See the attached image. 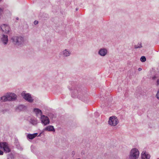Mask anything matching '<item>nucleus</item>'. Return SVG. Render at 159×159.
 <instances>
[{"label": "nucleus", "mask_w": 159, "mask_h": 159, "mask_svg": "<svg viewBox=\"0 0 159 159\" xmlns=\"http://www.w3.org/2000/svg\"><path fill=\"white\" fill-rule=\"evenodd\" d=\"M11 40L15 45L18 48L22 47L25 43L24 39L21 36H13L11 38Z\"/></svg>", "instance_id": "nucleus-1"}, {"label": "nucleus", "mask_w": 159, "mask_h": 159, "mask_svg": "<svg viewBox=\"0 0 159 159\" xmlns=\"http://www.w3.org/2000/svg\"><path fill=\"white\" fill-rule=\"evenodd\" d=\"M139 152L136 148H132L130 152L129 155V159H137L139 156Z\"/></svg>", "instance_id": "nucleus-2"}, {"label": "nucleus", "mask_w": 159, "mask_h": 159, "mask_svg": "<svg viewBox=\"0 0 159 159\" xmlns=\"http://www.w3.org/2000/svg\"><path fill=\"white\" fill-rule=\"evenodd\" d=\"M117 118L115 116H112L109 118L108 124L111 127L116 126L119 123Z\"/></svg>", "instance_id": "nucleus-3"}, {"label": "nucleus", "mask_w": 159, "mask_h": 159, "mask_svg": "<svg viewBox=\"0 0 159 159\" xmlns=\"http://www.w3.org/2000/svg\"><path fill=\"white\" fill-rule=\"evenodd\" d=\"M22 97L25 100L30 102H32L34 100L31 97V95L28 93H26L25 92H23L21 94Z\"/></svg>", "instance_id": "nucleus-4"}, {"label": "nucleus", "mask_w": 159, "mask_h": 159, "mask_svg": "<svg viewBox=\"0 0 159 159\" xmlns=\"http://www.w3.org/2000/svg\"><path fill=\"white\" fill-rule=\"evenodd\" d=\"M0 150L3 148L4 152L6 153L9 152L11 151L8 144L6 142H0Z\"/></svg>", "instance_id": "nucleus-5"}, {"label": "nucleus", "mask_w": 159, "mask_h": 159, "mask_svg": "<svg viewBox=\"0 0 159 159\" xmlns=\"http://www.w3.org/2000/svg\"><path fill=\"white\" fill-rule=\"evenodd\" d=\"M108 53V49L107 48H100L98 52V54L102 57H104L106 56L107 54Z\"/></svg>", "instance_id": "nucleus-6"}, {"label": "nucleus", "mask_w": 159, "mask_h": 159, "mask_svg": "<svg viewBox=\"0 0 159 159\" xmlns=\"http://www.w3.org/2000/svg\"><path fill=\"white\" fill-rule=\"evenodd\" d=\"M42 123L45 126L50 123V120L49 118L46 116L44 115L41 116L40 118Z\"/></svg>", "instance_id": "nucleus-7"}, {"label": "nucleus", "mask_w": 159, "mask_h": 159, "mask_svg": "<svg viewBox=\"0 0 159 159\" xmlns=\"http://www.w3.org/2000/svg\"><path fill=\"white\" fill-rule=\"evenodd\" d=\"M60 54L63 57H67L71 55V52L70 49H65L63 50L61 52H60Z\"/></svg>", "instance_id": "nucleus-8"}, {"label": "nucleus", "mask_w": 159, "mask_h": 159, "mask_svg": "<svg viewBox=\"0 0 159 159\" xmlns=\"http://www.w3.org/2000/svg\"><path fill=\"white\" fill-rule=\"evenodd\" d=\"M8 101H14L16 99L17 96L14 93H7Z\"/></svg>", "instance_id": "nucleus-9"}, {"label": "nucleus", "mask_w": 159, "mask_h": 159, "mask_svg": "<svg viewBox=\"0 0 159 159\" xmlns=\"http://www.w3.org/2000/svg\"><path fill=\"white\" fill-rule=\"evenodd\" d=\"M69 89L71 91L72 96L73 97H75V96H77L78 95H79V94L81 92L80 89L78 88H74L72 90L70 88Z\"/></svg>", "instance_id": "nucleus-10"}, {"label": "nucleus", "mask_w": 159, "mask_h": 159, "mask_svg": "<svg viewBox=\"0 0 159 159\" xmlns=\"http://www.w3.org/2000/svg\"><path fill=\"white\" fill-rule=\"evenodd\" d=\"M150 155L145 151H143L141 154V158L142 159H150Z\"/></svg>", "instance_id": "nucleus-11"}, {"label": "nucleus", "mask_w": 159, "mask_h": 159, "mask_svg": "<svg viewBox=\"0 0 159 159\" xmlns=\"http://www.w3.org/2000/svg\"><path fill=\"white\" fill-rule=\"evenodd\" d=\"M1 40L3 44L6 45L8 41L7 35L3 34L1 37Z\"/></svg>", "instance_id": "nucleus-12"}, {"label": "nucleus", "mask_w": 159, "mask_h": 159, "mask_svg": "<svg viewBox=\"0 0 159 159\" xmlns=\"http://www.w3.org/2000/svg\"><path fill=\"white\" fill-rule=\"evenodd\" d=\"M2 30L6 34H8L10 30L9 27L5 24L2 25Z\"/></svg>", "instance_id": "nucleus-13"}, {"label": "nucleus", "mask_w": 159, "mask_h": 159, "mask_svg": "<svg viewBox=\"0 0 159 159\" xmlns=\"http://www.w3.org/2000/svg\"><path fill=\"white\" fill-rule=\"evenodd\" d=\"M35 114L37 116L41 117L42 116V111L39 108H35L33 110Z\"/></svg>", "instance_id": "nucleus-14"}, {"label": "nucleus", "mask_w": 159, "mask_h": 159, "mask_svg": "<svg viewBox=\"0 0 159 159\" xmlns=\"http://www.w3.org/2000/svg\"><path fill=\"white\" fill-rule=\"evenodd\" d=\"M43 131L54 132L55 129L53 126L52 125H49L43 129Z\"/></svg>", "instance_id": "nucleus-15"}, {"label": "nucleus", "mask_w": 159, "mask_h": 159, "mask_svg": "<svg viewBox=\"0 0 159 159\" xmlns=\"http://www.w3.org/2000/svg\"><path fill=\"white\" fill-rule=\"evenodd\" d=\"M37 133H35L32 134H28L27 135V137L30 139H32L37 136Z\"/></svg>", "instance_id": "nucleus-16"}, {"label": "nucleus", "mask_w": 159, "mask_h": 159, "mask_svg": "<svg viewBox=\"0 0 159 159\" xmlns=\"http://www.w3.org/2000/svg\"><path fill=\"white\" fill-rule=\"evenodd\" d=\"M0 98L1 100L2 101L5 102L7 101H8L7 98V93L5 95H4L1 97Z\"/></svg>", "instance_id": "nucleus-17"}, {"label": "nucleus", "mask_w": 159, "mask_h": 159, "mask_svg": "<svg viewBox=\"0 0 159 159\" xmlns=\"http://www.w3.org/2000/svg\"><path fill=\"white\" fill-rule=\"evenodd\" d=\"M30 122L34 125H35L37 123V121L36 119H31L30 120Z\"/></svg>", "instance_id": "nucleus-18"}, {"label": "nucleus", "mask_w": 159, "mask_h": 159, "mask_svg": "<svg viewBox=\"0 0 159 159\" xmlns=\"http://www.w3.org/2000/svg\"><path fill=\"white\" fill-rule=\"evenodd\" d=\"M24 106L23 105H20L18 106L16 108V110L17 111H21L24 108Z\"/></svg>", "instance_id": "nucleus-19"}, {"label": "nucleus", "mask_w": 159, "mask_h": 159, "mask_svg": "<svg viewBox=\"0 0 159 159\" xmlns=\"http://www.w3.org/2000/svg\"><path fill=\"white\" fill-rule=\"evenodd\" d=\"M142 47V46L141 43H138L137 44L134 46V48H140Z\"/></svg>", "instance_id": "nucleus-20"}, {"label": "nucleus", "mask_w": 159, "mask_h": 159, "mask_svg": "<svg viewBox=\"0 0 159 159\" xmlns=\"http://www.w3.org/2000/svg\"><path fill=\"white\" fill-rule=\"evenodd\" d=\"M146 58L144 56H142L140 58V61L143 62H144L146 61Z\"/></svg>", "instance_id": "nucleus-21"}, {"label": "nucleus", "mask_w": 159, "mask_h": 159, "mask_svg": "<svg viewBox=\"0 0 159 159\" xmlns=\"http://www.w3.org/2000/svg\"><path fill=\"white\" fill-rule=\"evenodd\" d=\"M151 78L152 80H155L157 78V75H155L152 76Z\"/></svg>", "instance_id": "nucleus-22"}, {"label": "nucleus", "mask_w": 159, "mask_h": 159, "mask_svg": "<svg viewBox=\"0 0 159 159\" xmlns=\"http://www.w3.org/2000/svg\"><path fill=\"white\" fill-rule=\"evenodd\" d=\"M156 96L157 98L159 99V89L158 90Z\"/></svg>", "instance_id": "nucleus-23"}, {"label": "nucleus", "mask_w": 159, "mask_h": 159, "mask_svg": "<svg viewBox=\"0 0 159 159\" xmlns=\"http://www.w3.org/2000/svg\"><path fill=\"white\" fill-rule=\"evenodd\" d=\"M2 12L3 10L0 7V18H1V16L2 14Z\"/></svg>", "instance_id": "nucleus-24"}, {"label": "nucleus", "mask_w": 159, "mask_h": 159, "mask_svg": "<svg viewBox=\"0 0 159 159\" xmlns=\"http://www.w3.org/2000/svg\"><path fill=\"white\" fill-rule=\"evenodd\" d=\"M156 85L157 86L159 85V79H158L156 81Z\"/></svg>", "instance_id": "nucleus-25"}, {"label": "nucleus", "mask_w": 159, "mask_h": 159, "mask_svg": "<svg viewBox=\"0 0 159 159\" xmlns=\"http://www.w3.org/2000/svg\"><path fill=\"white\" fill-rule=\"evenodd\" d=\"M38 23V21L37 20H35L34 22V25H37Z\"/></svg>", "instance_id": "nucleus-26"}, {"label": "nucleus", "mask_w": 159, "mask_h": 159, "mask_svg": "<svg viewBox=\"0 0 159 159\" xmlns=\"http://www.w3.org/2000/svg\"><path fill=\"white\" fill-rule=\"evenodd\" d=\"M3 154V152L2 151L0 150V155H2Z\"/></svg>", "instance_id": "nucleus-27"}, {"label": "nucleus", "mask_w": 159, "mask_h": 159, "mask_svg": "<svg viewBox=\"0 0 159 159\" xmlns=\"http://www.w3.org/2000/svg\"><path fill=\"white\" fill-rule=\"evenodd\" d=\"M138 70L139 71H140L142 70V69L141 68H139L138 69Z\"/></svg>", "instance_id": "nucleus-28"}, {"label": "nucleus", "mask_w": 159, "mask_h": 159, "mask_svg": "<svg viewBox=\"0 0 159 159\" xmlns=\"http://www.w3.org/2000/svg\"><path fill=\"white\" fill-rule=\"evenodd\" d=\"M41 133H40L39 135H38V136H41Z\"/></svg>", "instance_id": "nucleus-29"}, {"label": "nucleus", "mask_w": 159, "mask_h": 159, "mask_svg": "<svg viewBox=\"0 0 159 159\" xmlns=\"http://www.w3.org/2000/svg\"><path fill=\"white\" fill-rule=\"evenodd\" d=\"M2 0H0V1H2Z\"/></svg>", "instance_id": "nucleus-30"}, {"label": "nucleus", "mask_w": 159, "mask_h": 159, "mask_svg": "<svg viewBox=\"0 0 159 159\" xmlns=\"http://www.w3.org/2000/svg\"><path fill=\"white\" fill-rule=\"evenodd\" d=\"M157 159H159V158H157Z\"/></svg>", "instance_id": "nucleus-31"}]
</instances>
